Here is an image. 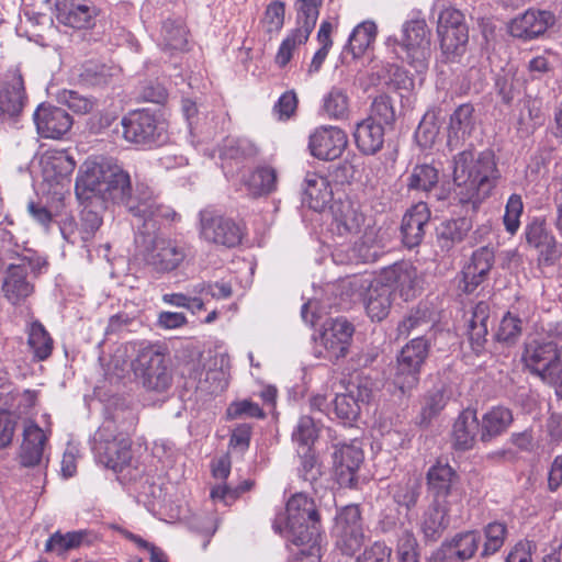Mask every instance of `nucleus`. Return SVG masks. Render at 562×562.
I'll return each instance as SVG.
<instances>
[{"mask_svg": "<svg viewBox=\"0 0 562 562\" xmlns=\"http://www.w3.org/2000/svg\"><path fill=\"white\" fill-rule=\"evenodd\" d=\"M145 183L132 184L127 170L112 157L88 158L80 167L76 179V195L80 201H88L93 196L104 203L123 206L132 214L137 210L140 200V189L147 188Z\"/></svg>", "mask_w": 562, "mask_h": 562, "instance_id": "obj_1", "label": "nucleus"}, {"mask_svg": "<svg viewBox=\"0 0 562 562\" xmlns=\"http://www.w3.org/2000/svg\"><path fill=\"white\" fill-rule=\"evenodd\" d=\"M451 166L456 199L474 210L492 194L501 179L496 156L490 149H464L453 156Z\"/></svg>", "mask_w": 562, "mask_h": 562, "instance_id": "obj_2", "label": "nucleus"}, {"mask_svg": "<svg viewBox=\"0 0 562 562\" xmlns=\"http://www.w3.org/2000/svg\"><path fill=\"white\" fill-rule=\"evenodd\" d=\"M274 532L297 547L321 544V519L313 498L295 493L272 522Z\"/></svg>", "mask_w": 562, "mask_h": 562, "instance_id": "obj_3", "label": "nucleus"}, {"mask_svg": "<svg viewBox=\"0 0 562 562\" xmlns=\"http://www.w3.org/2000/svg\"><path fill=\"white\" fill-rule=\"evenodd\" d=\"M136 352L132 369L142 376L147 390L164 392L171 384V373L167 367V348L159 342L138 341L131 344Z\"/></svg>", "mask_w": 562, "mask_h": 562, "instance_id": "obj_4", "label": "nucleus"}, {"mask_svg": "<svg viewBox=\"0 0 562 562\" xmlns=\"http://www.w3.org/2000/svg\"><path fill=\"white\" fill-rule=\"evenodd\" d=\"M123 137L132 144L151 148L169 139L167 124L147 110L130 112L122 119Z\"/></svg>", "mask_w": 562, "mask_h": 562, "instance_id": "obj_5", "label": "nucleus"}, {"mask_svg": "<svg viewBox=\"0 0 562 562\" xmlns=\"http://www.w3.org/2000/svg\"><path fill=\"white\" fill-rule=\"evenodd\" d=\"M199 234L209 244L234 248L241 244L245 225L207 206L199 213Z\"/></svg>", "mask_w": 562, "mask_h": 562, "instance_id": "obj_6", "label": "nucleus"}, {"mask_svg": "<svg viewBox=\"0 0 562 562\" xmlns=\"http://www.w3.org/2000/svg\"><path fill=\"white\" fill-rule=\"evenodd\" d=\"M437 34L443 60L458 61L465 53L469 41L463 13L453 7L443 8L438 15Z\"/></svg>", "mask_w": 562, "mask_h": 562, "instance_id": "obj_7", "label": "nucleus"}, {"mask_svg": "<svg viewBox=\"0 0 562 562\" xmlns=\"http://www.w3.org/2000/svg\"><path fill=\"white\" fill-rule=\"evenodd\" d=\"M429 351L430 341L422 336L412 339L401 349L396 357L393 382L403 393L418 384Z\"/></svg>", "mask_w": 562, "mask_h": 562, "instance_id": "obj_8", "label": "nucleus"}, {"mask_svg": "<svg viewBox=\"0 0 562 562\" xmlns=\"http://www.w3.org/2000/svg\"><path fill=\"white\" fill-rule=\"evenodd\" d=\"M401 58L422 74L428 68L430 57V31L424 19H415L403 26Z\"/></svg>", "mask_w": 562, "mask_h": 562, "instance_id": "obj_9", "label": "nucleus"}, {"mask_svg": "<svg viewBox=\"0 0 562 562\" xmlns=\"http://www.w3.org/2000/svg\"><path fill=\"white\" fill-rule=\"evenodd\" d=\"M335 546L345 555L352 557L364 544L367 537L359 505H347L336 516Z\"/></svg>", "mask_w": 562, "mask_h": 562, "instance_id": "obj_10", "label": "nucleus"}, {"mask_svg": "<svg viewBox=\"0 0 562 562\" xmlns=\"http://www.w3.org/2000/svg\"><path fill=\"white\" fill-rule=\"evenodd\" d=\"M103 223L101 214L86 205L79 213V220L65 215L57 221L63 238L71 244L88 247Z\"/></svg>", "mask_w": 562, "mask_h": 562, "instance_id": "obj_11", "label": "nucleus"}, {"mask_svg": "<svg viewBox=\"0 0 562 562\" xmlns=\"http://www.w3.org/2000/svg\"><path fill=\"white\" fill-rule=\"evenodd\" d=\"M191 256V246L180 239L156 237L146 261L158 272H171L178 269Z\"/></svg>", "mask_w": 562, "mask_h": 562, "instance_id": "obj_12", "label": "nucleus"}, {"mask_svg": "<svg viewBox=\"0 0 562 562\" xmlns=\"http://www.w3.org/2000/svg\"><path fill=\"white\" fill-rule=\"evenodd\" d=\"M353 325L344 317L331 319L324 328L317 344V356L336 361L347 356L352 339Z\"/></svg>", "mask_w": 562, "mask_h": 562, "instance_id": "obj_13", "label": "nucleus"}, {"mask_svg": "<svg viewBox=\"0 0 562 562\" xmlns=\"http://www.w3.org/2000/svg\"><path fill=\"white\" fill-rule=\"evenodd\" d=\"M521 362L524 367L542 382L550 379V374L562 362L557 345L552 341L540 342L532 340L526 344Z\"/></svg>", "mask_w": 562, "mask_h": 562, "instance_id": "obj_14", "label": "nucleus"}, {"mask_svg": "<svg viewBox=\"0 0 562 562\" xmlns=\"http://www.w3.org/2000/svg\"><path fill=\"white\" fill-rule=\"evenodd\" d=\"M135 418L132 417L125 431L119 432L111 439H102L95 447L97 457L101 463L114 472H122L132 460V440L130 432L135 427Z\"/></svg>", "mask_w": 562, "mask_h": 562, "instance_id": "obj_15", "label": "nucleus"}, {"mask_svg": "<svg viewBox=\"0 0 562 562\" xmlns=\"http://www.w3.org/2000/svg\"><path fill=\"white\" fill-rule=\"evenodd\" d=\"M334 448L333 465L337 483L340 487H356L357 472L364 459L362 449L357 441L337 443Z\"/></svg>", "mask_w": 562, "mask_h": 562, "instance_id": "obj_16", "label": "nucleus"}, {"mask_svg": "<svg viewBox=\"0 0 562 562\" xmlns=\"http://www.w3.org/2000/svg\"><path fill=\"white\" fill-rule=\"evenodd\" d=\"M37 134L43 138L61 139L67 134L74 120L63 108L50 103H41L33 113Z\"/></svg>", "mask_w": 562, "mask_h": 562, "instance_id": "obj_17", "label": "nucleus"}, {"mask_svg": "<svg viewBox=\"0 0 562 562\" xmlns=\"http://www.w3.org/2000/svg\"><path fill=\"white\" fill-rule=\"evenodd\" d=\"M348 144L346 133L336 126H319L308 138V149L319 160H335L345 151Z\"/></svg>", "mask_w": 562, "mask_h": 562, "instance_id": "obj_18", "label": "nucleus"}, {"mask_svg": "<svg viewBox=\"0 0 562 562\" xmlns=\"http://www.w3.org/2000/svg\"><path fill=\"white\" fill-rule=\"evenodd\" d=\"M555 23V16L547 10L528 9L508 23V32L513 37L531 41L542 35Z\"/></svg>", "mask_w": 562, "mask_h": 562, "instance_id": "obj_19", "label": "nucleus"}, {"mask_svg": "<svg viewBox=\"0 0 562 562\" xmlns=\"http://www.w3.org/2000/svg\"><path fill=\"white\" fill-rule=\"evenodd\" d=\"M140 200L137 203V210L132 212V216L139 218L144 225L153 223L156 225H167L177 223L181 220L171 206L159 203L157 195L150 187L140 189Z\"/></svg>", "mask_w": 562, "mask_h": 562, "instance_id": "obj_20", "label": "nucleus"}, {"mask_svg": "<svg viewBox=\"0 0 562 562\" xmlns=\"http://www.w3.org/2000/svg\"><path fill=\"white\" fill-rule=\"evenodd\" d=\"M25 102L23 77L19 71H14L0 88V121H13L19 117Z\"/></svg>", "mask_w": 562, "mask_h": 562, "instance_id": "obj_21", "label": "nucleus"}, {"mask_svg": "<svg viewBox=\"0 0 562 562\" xmlns=\"http://www.w3.org/2000/svg\"><path fill=\"white\" fill-rule=\"evenodd\" d=\"M430 214L425 202H418L405 212L401 223V236L405 247L414 248L422 244Z\"/></svg>", "mask_w": 562, "mask_h": 562, "instance_id": "obj_22", "label": "nucleus"}, {"mask_svg": "<svg viewBox=\"0 0 562 562\" xmlns=\"http://www.w3.org/2000/svg\"><path fill=\"white\" fill-rule=\"evenodd\" d=\"M495 262L494 250L487 246L480 247L471 255L469 262L462 269L463 290L472 293L488 277Z\"/></svg>", "mask_w": 562, "mask_h": 562, "instance_id": "obj_23", "label": "nucleus"}, {"mask_svg": "<svg viewBox=\"0 0 562 562\" xmlns=\"http://www.w3.org/2000/svg\"><path fill=\"white\" fill-rule=\"evenodd\" d=\"M429 492L435 502L446 503V498L452 495L456 485L459 483L457 471L448 463L437 461L426 474Z\"/></svg>", "mask_w": 562, "mask_h": 562, "instance_id": "obj_24", "label": "nucleus"}, {"mask_svg": "<svg viewBox=\"0 0 562 562\" xmlns=\"http://www.w3.org/2000/svg\"><path fill=\"white\" fill-rule=\"evenodd\" d=\"M381 280L384 288H393L407 301L414 296L417 271L407 262H396L383 269Z\"/></svg>", "mask_w": 562, "mask_h": 562, "instance_id": "obj_25", "label": "nucleus"}, {"mask_svg": "<svg viewBox=\"0 0 562 562\" xmlns=\"http://www.w3.org/2000/svg\"><path fill=\"white\" fill-rule=\"evenodd\" d=\"M47 438V435L35 422L30 420L24 426L23 441L19 454L22 467L33 468L40 464Z\"/></svg>", "mask_w": 562, "mask_h": 562, "instance_id": "obj_26", "label": "nucleus"}, {"mask_svg": "<svg viewBox=\"0 0 562 562\" xmlns=\"http://www.w3.org/2000/svg\"><path fill=\"white\" fill-rule=\"evenodd\" d=\"M44 178L59 183L76 168V161L66 149H47L41 157Z\"/></svg>", "mask_w": 562, "mask_h": 562, "instance_id": "obj_27", "label": "nucleus"}, {"mask_svg": "<svg viewBox=\"0 0 562 562\" xmlns=\"http://www.w3.org/2000/svg\"><path fill=\"white\" fill-rule=\"evenodd\" d=\"M480 420L476 411L463 409L452 427V446L456 450L468 451L474 447Z\"/></svg>", "mask_w": 562, "mask_h": 562, "instance_id": "obj_28", "label": "nucleus"}, {"mask_svg": "<svg viewBox=\"0 0 562 562\" xmlns=\"http://www.w3.org/2000/svg\"><path fill=\"white\" fill-rule=\"evenodd\" d=\"M92 533L87 529L53 532L45 542L44 551L55 553L58 557L66 555L69 551L77 550L82 546L92 544Z\"/></svg>", "mask_w": 562, "mask_h": 562, "instance_id": "obj_29", "label": "nucleus"}, {"mask_svg": "<svg viewBox=\"0 0 562 562\" xmlns=\"http://www.w3.org/2000/svg\"><path fill=\"white\" fill-rule=\"evenodd\" d=\"M385 128L382 124L364 119L355 128L353 137L357 148L364 155H374L384 144Z\"/></svg>", "mask_w": 562, "mask_h": 562, "instance_id": "obj_30", "label": "nucleus"}, {"mask_svg": "<svg viewBox=\"0 0 562 562\" xmlns=\"http://www.w3.org/2000/svg\"><path fill=\"white\" fill-rule=\"evenodd\" d=\"M4 297L13 305L20 304L33 292V285L27 281L24 266L10 265L2 284Z\"/></svg>", "mask_w": 562, "mask_h": 562, "instance_id": "obj_31", "label": "nucleus"}, {"mask_svg": "<svg viewBox=\"0 0 562 562\" xmlns=\"http://www.w3.org/2000/svg\"><path fill=\"white\" fill-rule=\"evenodd\" d=\"M488 319H490V305L481 301L476 303L471 312V317L468 322L467 334L470 340L472 350L479 355L484 349L486 337L488 334Z\"/></svg>", "mask_w": 562, "mask_h": 562, "instance_id": "obj_32", "label": "nucleus"}, {"mask_svg": "<svg viewBox=\"0 0 562 562\" xmlns=\"http://www.w3.org/2000/svg\"><path fill=\"white\" fill-rule=\"evenodd\" d=\"M334 225L339 235L360 233L364 215L351 201H339L333 206Z\"/></svg>", "mask_w": 562, "mask_h": 562, "instance_id": "obj_33", "label": "nucleus"}, {"mask_svg": "<svg viewBox=\"0 0 562 562\" xmlns=\"http://www.w3.org/2000/svg\"><path fill=\"white\" fill-rule=\"evenodd\" d=\"M304 183V201L308 207L317 212L323 211L333 198L328 179L318 173L308 172Z\"/></svg>", "mask_w": 562, "mask_h": 562, "instance_id": "obj_34", "label": "nucleus"}, {"mask_svg": "<svg viewBox=\"0 0 562 562\" xmlns=\"http://www.w3.org/2000/svg\"><path fill=\"white\" fill-rule=\"evenodd\" d=\"M514 420L513 413L504 406H495L487 411L480 422V439L488 442L507 430Z\"/></svg>", "mask_w": 562, "mask_h": 562, "instance_id": "obj_35", "label": "nucleus"}, {"mask_svg": "<svg viewBox=\"0 0 562 562\" xmlns=\"http://www.w3.org/2000/svg\"><path fill=\"white\" fill-rule=\"evenodd\" d=\"M449 508L446 503L435 502L423 515L422 531L426 539L436 541L449 526Z\"/></svg>", "mask_w": 562, "mask_h": 562, "instance_id": "obj_36", "label": "nucleus"}, {"mask_svg": "<svg viewBox=\"0 0 562 562\" xmlns=\"http://www.w3.org/2000/svg\"><path fill=\"white\" fill-rule=\"evenodd\" d=\"M470 228L471 222L465 217L441 222L436 228L438 246L441 250L449 251L465 238Z\"/></svg>", "mask_w": 562, "mask_h": 562, "instance_id": "obj_37", "label": "nucleus"}, {"mask_svg": "<svg viewBox=\"0 0 562 562\" xmlns=\"http://www.w3.org/2000/svg\"><path fill=\"white\" fill-rule=\"evenodd\" d=\"M420 490L419 480L411 474H406L397 482L389 485V494L394 503L406 510H411L416 506Z\"/></svg>", "mask_w": 562, "mask_h": 562, "instance_id": "obj_38", "label": "nucleus"}, {"mask_svg": "<svg viewBox=\"0 0 562 562\" xmlns=\"http://www.w3.org/2000/svg\"><path fill=\"white\" fill-rule=\"evenodd\" d=\"M474 106L471 103L460 104L449 120L448 146L453 145V139L459 140L470 136L475 126Z\"/></svg>", "mask_w": 562, "mask_h": 562, "instance_id": "obj_39", "label": "nucleus"}, {"mask_svg": "<svg viewBox=\"0 0 562 562\" xmlns=\"http://www.w3.org/2000/svg\"><path fill=\"white\" fill-rule=\"evenodd\" d=\"M188 44V30L183 21L167 19L160 31V46L165 52H183Z\"/></svg>", "mask_w": 562, "mask_h": 562, "instance_id": "obj_40", "label": "nucleus"}, {"mask_svg": "<svg viewBox=\"0 0 562 562\" xmlns=\"http://www.w3.org/2000/svg\"><path fill=\"white\" fill-rule=\"evenodd\" d=\"M27 345L34 359L44 361L53 352L54 340L40 321H34L27 328Z\"/></svg>", "mask_w": 562, "mask_h": 562, "instance_id": "obj_41", "label": "nucleus"}, {"mask_svg": "<svg viewBox=\"0 0 562 562\" xmlns=\"http://www.w3.org/2000/svg\"><path fill=\"white\" fill-rule=\"evenodd\" d=\"M481 536L477 531H465L457 533L449 541H445L457 562H465L474 557L481 543Z\"/></svg>", "mask_w": 562, "mask_h": 562, "instance_id": "obj_42", "label": "nucleus"}, {"mask_svg": "<svg viewBox=\"0 0 562 562\" xmlns=\"http://www.w3.org/2000/svg\"><path fill=\"white\" fill-rule=\"evenodd\" d=\"M244 184L252 196L269 194L277 189V171L269 166L258 167L244 180Z\"/></svg>", "mask_w": 562, "mask_h": 562, "instance_id": "obj_43", "label": "nucleus"}, {"mask_svg": "<svg viewBox=\"0 0 562 562\" xmlns=\"http://www.w3.org/2000/svg\"><path fill=\"white\" fill-rule=\"evenodd\" d=\"M525 236L530 246L541 252L546 251L549 257L557 254L555 238L547 231L544 221L536 218L529 223L525 228Z\"/></svg>", "mask_w": 562, "mask_h": 562, "instance_id": "obj_44", "label": "nucleus"}, {"mask_svg": "<svg viewBox=\"0 0 562 562\" xmlns=\"http://www.w3.org/2000/svg\"><path fill=\"white\" fill-rule=\"evenodd\" d=\"M323 0H296V32H301L304 36L310 37L313 32Z\"/></svg>", "mask_w": 562, "mask_h": 562, "instance_id": "obj_45", "label": "nucleus"}, {"mask_svg": "<svg viewBox=\"0 0 562 562\" xmlns=\"http://www.w3.org/2000/svg\"><path fill=\"white\" fill-rule=\"evenodd\" d=\"M439 180L438 170L428 164L416 165L406 180V187L409 191L429 192Z\"/></svg>", "mask_w": 562, "mask_h": 562, "instance_id": "obj_46", "label": "nucleus"}, {"mask_svg": "<svg viewBox=\"0 0 562 562\" xmlns=\"http://www.w3.org/2000/svg\"><path fill=\"white\" fill-rule=\"evenodd\" d=\"M350 100L342 88L333 87L323 99V111L334 120H344L349 114Z\"/></svg>", "mask_w": 562, "mask_h": 562, "instance_id": "obj_47", "label": "nucleus"}, {"mask_svg": "<svg viewBox=\"0 0 562 562\" xmlns=\"http://www.w3.org/2000/svg\"><path fill=\"white\" fill-rule=\"evenodd\" d=\"M391 304V291L389 289L382 285L369 290L366 310L372 321L380 322L384 319L390 313Z\"/></svg>", "mask_w": 562, "mask_h": 562, "instance_id": "obj_48", "label": "nucleus"}, {"mask_svg": "<svg viewBox=\"0 0 562 562\" xmlns=\"http://www.w3.org/2000/svg\"><path fill=\"white\" fill-rule=\"evenodd\" d=\"M376 35V26L372 22H363L351 32L346 49L355 57L361 55Z\"/></svg>", "mask_w": 562, "mask_h": 562, "instance_id": "obj_49", "label": "nucleus"}, {"mask_svg": "<svg viewBox=\"0 0 562 562\" xmlns=\"http://www.w3.org/2000/svg\"><path fill=\"white\" fill-rule=\"evenodd\" d=\"M484 543L481 551L482 558H487L498 552L507 537V526L504 522L493 521L487 524L484 529Z\"/></svg>", "mask_w": 562, "mask_h": 562, "instance_id": "obj_50", "label": "nucleus"}, {"mask_svg": "<svg viewBox=\"0 0 562 562\" xmlns=\"http://www.w3.org/2000/svg\"><path fill=\"white\" fill-rule=\"evenodd\" d=\"M115 76L113 68L104 64L86 63L80 72L82 83L91 87H105L113 81Z\"/></svg>", "mask_w": 562, "mask_h": 562, "instance_id": "obj_51", "label": "nucleus"}, {"mask_svg": "<svg viewBox=\"0 0 562 562\" xmlns=\"http://www.w3.org/2000/svg\"><path fill=\"white\" fill-rule=\"evenodd\" d=\"M333 405L334 414L344 424L351 425L360 414V405H358L353 391H349L346 394H337Z\"/></svg>", "mask_w": 562, "mask_h": 562, "instance_id": "obj_52", "label": "nucleus"}, {"mask_svg": "<svg viewBox=\"0 0 562 562\" xmlns=\"http://www.w3.org/2000/svg\"><path fill=\"white\" fill-rule=\"evenodd\" d=\"M367 119L378 122L384 127L393 126L396 114L392 99L386 94L376 97L371 104L370 115Z\"/></svg>", "mask_w": 562, "mask_h": 562, "instance_id": "obj_53", "label": "nucleus"}, {"mask_svg": "<svg viewBox=\"0 0 562 562\" xmlns=\"http://www.w3.org/2000/svg\"><path fill=\"white\" fill-rule=\"evenodd\" d=\"M448 397L442 389L429 391L424 396L420 412V424L428 425L446 407Z\"/></svg>", "mask_w": 562, "mask_h": 562, "instance_id": "obj_54", "label": "nucleus"}, {"mask_svg": "<svg viewBox=\"0 0 562 562\" xmlns=\"http://www.w3.org/2000/svg\"><path fill=\"white\" fill-rule=\"evenodd\" d=\"M308 37L304 36L301 32L292 30L286 37L281 42L278 52L274 56V63L279 68H284L293 57L295 49L305 44Z\"/></svg>", "mask_w": 562, "mask_h": 562, "instance_id": "obj_55", "label": "nucleus"}, {"mask_svg": "<svg viewBox=\"0 0 562 562\" xmlns=\"http://www.w3.org/2000/svg\"><path fill=\"white\" fill-rule=\"evenodd\" d=\"M300 464L297 467L299 476L313 484L322 476V464L312 449L299 452Z\"/></svg>", "mask_w": 562, "mask_h": 562, "instance_id": "obj_56", "label": "nucleus"}, {"mask_svg": "<svg viewBox=\"0 0 562 562\" xmlns=\"http://www.w3.org/2000/svg\"><path fill=\"white\" fill-rule=\"evenodd\" d=\"M317 438V428L314 419L310 416H302L292 432V439L303 450L312 449L311 446Z\"/></svg>", "mask_w": 562, "mask_h": 562, "instance_id": "obj_57", "label": "nucleus"}, {"mask_svg": "<svg viewBox=\"0 0 562 562\" xmlns=\"http://www.w3.org/2000/svg\"><path fill=\"white\" fill-rule=\"evenodd\" d=\"M58 98L69 110L80 115L90 113L95 105L94 99L80 94L75 90H64L59 93Z\"/></svg>", "mask_w": 562, "mask_h": 562, "instance_id": "obj_58", "label": "nucleus"}, {"mask_svg": "<svg viewBox=\"0 0 562 562\" xmlns=\"http://www.w3.org/2000/svg\"><path fill=\"white\" fill-rule=\"evenodd\" d=\"M97 15V9L93 5L77 4L72 5L65 16V23L74 29H86L92 23Z\"/></svg>", "mask_w": 562, "mask_h": 562, "instance_id": "obj_59", "label": "nucleus"}, {"mask_svg": "<svg viewBox=\"0 0 562 562\" xmlns=\"http://www.w3.org/2000/svg\"><path fill=\"white\" fill-rule=\"evenodd\" d=\"M228 385V374L223 368H209L204 380H200L199 389L210 394L222 393Z\"/></svg>", "mask_w": 562, "mask_h": 562, "instance_id": "obj_60", "label": "nucleus"}, {"mask_svg": "<svg viewBox=\"0 0 562 562\" xmlns=\"http://www.w3.org/2000/svg\"><path fill=\"white\" fill-rule=\"evenodd\" d=\"M521 319L512 312H507L499 323L496 338L498 341L515 342L521 335Z\"/></svg>", "mask_w": 562, "mask_h": 562, "instance_id": "obj_61", "label": "nucleus"}, {"mask_svg": "<svg viewBox=\"0 0 562 562\" xmlns=\"http://www.w3.org/2000/svg\"><path fill=\"white\" fill-rule=\"evenodd\" d=\"M522 209L524 204L521 196L516 193L512 194L506 203L505 214L503 217L505 228L510 235L516 234L519 228Z\"/></svg>", "mask_w": 562, "mask_h": 562, "instance_id": "obj_62", "label": "nucleus"}, {"mask_svg": "<svg viewBox=\"0 0 562 562\" xmlns=\"http://www.w3.org/2000/svg\"><path fill=\"white\" fill-rule=\"evenodd\" d=\"M285 4L276 0L268 4L263 15V24L268 33H278L284 25Z\"/></svg>", "mask_w": 562, "mask_h": 562, "instance_id": "obj_63", "label": "nucleus"}, {"mask_svg": "<svg viewBox=\"0 0 562 562\" xmlns=\"http://www.w3.org/2000/svg\"><path fill=\"white\" fill-rule=\"evenodd\" d=\"M392 549L382 541H375L367 547L356 559V562H390Z\"/></svg>", "mask_w": 562, "mask_h": 562, "instance_id": "obj_64", "label": "nucleus"}]
</instances>
